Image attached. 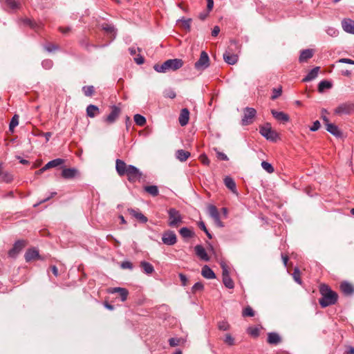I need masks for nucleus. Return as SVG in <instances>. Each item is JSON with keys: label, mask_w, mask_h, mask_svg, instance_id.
I'll return each instance as SVG.
<instances>
[{"label": "nucleus", "mask_w": 354, "mask_h": 354, "mask_svg": "<svg viewBox=\"0 0 354 354\" xmlns=\"http://www.w3.org/2000/svg\"><path fill=\"white\" fill-rule=\"evenodd\" d=\"M319 292L322 295V298L319 299V304L322 308L333 305L337 302L338 295L328 286L322 284L319 287Z\"/></svg>", "instance_id": "1"}, {"label": "nucleus", "mask_w": 354, "mask_h": 354, "mask_svg": "<svg viewBox=\"0 0 354 354\" xmlns=\"http://www.w3.org/2000/svg\"><path fill=\"white\" fill-rule=\"evenodd\" d=\"M183 66V61L181 59H170L164 62L161 65L155 64L153 69L158 73H167L169 71H176Z\"/></svg>", "instance_id": "2"}, {"label": "nucleus", "mask_w": 354, "mask_h": 354, "mask_svg": "<svg viewBox=\"0 0 354 354\" xmlns=\"http://www.w3.org/2000/svg\"><path fill=\"white\" fill-rule=\"evenodd\" d=\"M259 133L266 140L272 142L276 141L278 137L277 133L272 129L270 123L261 126L259 127Z\"/></svg>", "instance_id": "3"}, {"label": "nucleus", "mask_w": 354, "mask_h": 354, "mask_svg": "<svg viewBox=\"0 0 354 354\" xmlns=\"http://www.w3.org/2000/svg\"><path fill=\"white\" fill-rule=\"evenodd\" d=\"M257 115V111L254 108L245 107L243 109V115L241 119V125L247 126L252 124Z\"/></svg>", "instance_id": "4"}, {"label": "nucleus", "mask_w": 354, "mask_h": 354, "mask_svg": "<svg viewBox=\"0 0 354 354\" xmlns=\"http://www.w3.org/2000/svg\"><path fill=\"white\" fill-rule=\"evenodd\" d=\"M221 267L222 268L223 283L226 288L230 289L233 288L234 285L232 278L230 276L227 266L225 262H221Z\"/></svg>", "instance_id": "5"}, {"label": "nucleus", "mask_w": 354, "mask_h": 354, "mask_svg": "<svg viewBox=\"0 0 354 354\" xmlns=\"http://www.w3.org/2000/svg\"><path fill=\"white\" fill-rule=\"evenodd\" d=\"M169 216V225L171 227H175L182 222V216L179 211L175 208H170L168 210Z\"/></svg>", "instance_id": "6"}, {"label": "nucleus", "mask_w": 354, "mask_h": 354, "mask_svg": "<svg viewBox=\"0 0 354 354\" xmlns=\"http://www.w3.org/2000/svg\"><path fill=\"white\" fill-rule=\"evenodd\" d=\"M209 66V58L207 53L205 51H202L200 57L197 62L194 64V68L197 71H204Z\"/></svg>", "instance_id": "7"}, {"label": "nucleus", "mask_w": 354, "mask_h": 354, "mask_svg": "<svg viewBox=\"0 0 354 354\" xmlns=\"http://www.w3.org/2000/svg\"><path fill=\"white\" fill-rule=\"evenodd\" d=\"M354 111V104L346 102L340 104L334 110V113L338 115H349Z\"/></svg>", "instance_id": "8"}, {"label": "nucleus", "mask_w": 354, "mask_h": 354, "mask_svg": "<svg viewBox=\"0 0 354 354\" xmlns=\"http://www.w3.org/2000/svg\"><path fill=\"white\" fill-rule=\"evenodd\" d=\"M125 175L127 176L128 180L131 183H135L139 180L142 176V172L136 167L129 165L128 169Z\"/></svg>", "instance_id": "9"}, {"label": "nucleus", "mask_w": 354, "mask_h": 354, "mask_svg": "<svg viewBox=\"0 0 354 354\" xmlns=\"http://www.w3.org/2000/svg\"><path fill=\"white\" fill-rule=\"evenodd\" d=\"M162 241L167 245H174L177 242V236L174 231L167 230L162 235Z\"/></svg>", "instance_id": "10"}, {"label": "nucleus", "mask_w": 354, "mask_h": 354, "mask_svg": "<svg viewBox=\"0 0 354 354\" xmlns=\"http://www.w3.org/2000/svg\"><path fill=\"white\" fill-rule=\"evenodd\" d=\"M121 110L115 105L111 106V113L103 120L108 124L114 123L120 114Z\"/></svg>", "instance_id": "11"}, {"label": "nucleus", "mask_w": 354, "mask_h": 354, "mask_svg": "<svg viewBox=\"0 0 354 354\" xmlns=\"http://www.w3.org/2000/svg\"><path fill=\"white\" fill-rule=\"evenodd\" d=\"M26 242L23 240L17 241L13 247L9 250L8 255L10 257L16 258L17 254L22 250V249L25 247Z\"/></svg>", "instance_id": "12"}, {"label": "nucleus", "mask_w": 354, "mask_h": 354, "mask_svg": "<svg viewBox=\"0 0 354 354\" xmlns=\"http://www.w3.org/2000/svg\"><path fill=\"white\" fill-rule=\"evenodd\" d=\"M342 27L344 31L347 33L354 35V20L345 18L342 21Z\"/></svg>", "instance_id": "13"}, {"label": "nucleus", "mask_w": 354, "mask_h": 354, "mask_svg": "<svg viewBox=\"0 0 354 354\" xmlns=\"http://www.w3.org/2000/svg\"><path fill=\"white\" fill-rule=\"evenodd\" d=\"M127 211L132 216L136 218L140 223H146L148 221V218L138 209L129 208Z\"/></svg>", "instance_id": "14"}, {"label": "nucleus", "mask_w": 354, "mask_h": 354, "mask_svg": "<svg viewBox=\"0 0 354 354\" xmlns=\"http://www.w3.org/2000/svg\"><path fill=\"white\" fill-rule=\"evenodd\" d=\"M129 165H127L124 161L117 159L115 162V169L119 176H124L128 169Z\"/></svg>", "instance_id": "15"}, {"label": "nucleus", "mask_w": 354, "mask_h": 354, "mask_svg": "<svg viewBox=\"0 0 354 354\" xmlns=\"http://www.w3.org/2000/svg\"><path fill=\"white\" fill-rule=\"evenodd\" d=\"M79 174V171L75 168H64L62 171V176L65 179H71Z\"/></svg>", "instance_id": "16"}, {"label": "nucleus", "mask_w": 354, "mask_h": 354, "mask_svg": "<svg viewBox=\"0 0 354 354\" xmlns=\"http://www.w3.org/2000/svg\"><path fill=\"white\" fill-rule=\"evenodd\" d=\"M194 251H195L197 257H199L201 260H203L204 261H209V257L208 254H207L206 250L202 245H196L194 247Z\"/></svg>", "instance_id": "17"}, {"label": "nucleus", "mask_w": 354, "mask_h": 354, "mask_svg": "<svg viewBox=\"0 0 354 354\" xmlns=\"http://www.w3.org/2000/svg\"><path fill=\"white\" fill-rule=\"evenodd\" d=\"M271 113L277 121L286 123L290 120L289 115L283 111H277L273 109L271 111Z\"/></svg>", "instance_id": "18"}, {"label": "nucleus", "mask_w": 354, "mask_h": 354, "mask_svg": "<svg viewBox=\"0 0 354 354\" xmlns=\"http://www.w3.org/2000/svg\"><path fill=\"white\" fill-rule=\"evenodd\" d=\"M326 131L337 138H340L342 135V131L338 127L333 123H327L326 125Z\"/></svg>", "instance_id": "19"}, {"label": "nucleus", "mask_w": 354, "mask_h": 354, "mask_svg": "<svg viewBox=\"0 0 354 354\" xmlns=\"http://www.w3.org/2000/svg\"><path fill=\"white\" fill-rule=\"evenodd\" d=\"M110 293H118L120 298H121V301H124L127 300V296H128V294H129V292L128 290L126 289V288H120V287H116V288H113L110 290L109 291Z\"/></svg>", "instance_id": "20"}, {"label": "nucleus", "mask_w": 354, "mask_h": 354, "mask_svg": "<svg viewBox=\"0 0 354 354\" xmlns=\"http://www.w3.org/2000/svg\"><path fill=\"white\" fill-rule=\"evenodd\" d=\"M223 59L228 64L234 65L238 61V56L234 53H231L230 50H227L223 54Z\"/></svg>", "instance_id": "21"}, {"label": "nucleus", "mask_w": 354, "mask_h": 354, "mask_svg": "<svg viewBox=\"0 0 354 354\" xmlns=\"http://www.w3.org/2000/svg\"><path fill=\"white\" fill-rule=\"evenodd\" d=\"M189 118V111L187 109H183L180 111V116L178 118V121L180 124L183 127L185 126L188 122Z\"/></svg>", "instance_id": "22"}, {"label": "nucleus", "mask_w": 354, "mask_h": 354, "mask_svg": "<svg viewBox=\"0 0 354 354\" xmlns=\"http://www.w3.org/2000/svg\"><path fill=\"white\" fill-rule=\"evenodd\" d=\"M25 259L29 262L39 257V251L35 248L28 250L24 255Z\"/></svg>", "instance_id": "23"}, {"label": "nucleus", "mask_w": 354, "mask_h": 354, "mask_svg": "<svg viewBox=\"0 0 354 354\" xmlns=\"http://www.w3.org/2000/svg\"><path fill=\"white\" fill-rule=\"evenodd\" d=\"M224 184L234 194H237L236 185L232 178L226 176L224 178Z\"/></svg>", "instance_id": "24"}, {"label": "nucleus", "mask_w": 354, "mask_h": 354, "mask_svg": "<svg viewBox=\"0 0 354 354\" xmlns=\"http://www.w3.org/2000/svg\"><path fill=\"white\" fill-rule=\"evenodd\" d=\"M319 71V67L316 66L313 68L311 71L308 72V73L306 75V77L303 79V82H310L315 79Z\"/></svg>", "instance_id": "25"}, {"label": "nucleus", "mask_w": 354, "mask_h": 354, "mask_svg": "<svg viewBox=\"0 0 354 354\" xmlns=\"http://www.w3.org/2000/svg\"><path fill=\"white\" fill-rule=\"evenodd\" d=\"M201 274L203 277L208 279H212L216 278V275L213 270L207 265L204 266L202 268Z\"/></svg>", "instance_id": "26"}, {"label": "nucleus", "mask_w": 354, "mask_h": 354, "mask_svg": "<svg viewBox=\"0 0 354 354\" xmlns=\"http://www.w3.org/2000/svg\"><path fill=\"white\" fill-rule=\"evenodd\" d=\"M281 338L277 333L272 332L268 334V342L270 344L277 345L280 343Z\"/></svg>", "instance_id": "27"}, {"label": "nucleus", "mask_w": 354, "mask_h": 354, "mask_svg": "<svg viewBox=\"0 0 354 354\" xmlns=\"http://www.w3.org/2000/svg\"><path fill=\"white\" fill-rule=\"evenodd\" d=\"M100 113L99 108L93 104H89L86 107V115L89 118H94Z\"/></svg>", "instance_id": "28"}, {"label": "nucleus", "mask_w": 354, "mask_h": 354, "mask_svg": "<svg viewBox=\"0 0 354 354\" xmlns=\"http://www.w3.org/2000/svg\"><path fill=\"white\" fill-rule=\"evenodd\" d=\"M102 28L106 32L111 35V40H113L115 38L116 29L114 26L109 24H104L102 25Z\"/></svg>", "instance_id": "29"}, {"label": "nucleus", "mask_w": 354, "mask_h": 354, "mask_svg": "<svg viewBox=\"0 0 354 354\" xmlns=\"http://www.w3.org/2000/svg\"><path fill=\"white\" fill-rule=\"evenodd\" d=\"M191 153L183 149H178L176 152V157L180 162H185L190 156Z\"/></svg>", "instance_id": "30"}, {"label": "nucleus", "mask_w": 354, "mask_h": 354, "mask_svg": "<svg viewBox=\"0 0 354 354\" xmlns=\"http://www.w3.org/2000/svg\"><path fill=\"white\" fill-rule=\"evenodd\" d=\"M313 55V51L311 49L303 50L301 52L299 60L300 62H304L308 59L311 58Z\"/></svg>", "instance_id": "31"}, {"label": "nucleus", "mask_w": 354, "mask_h": 354, "mask_svg": "<svg viewBox=\"0 0 354 354\" xmlns=\"http://www.w3.org/2000/svg\"><path fill=\"white\" fill-rule=\"evenodd\" d=\"M342 291L345 295H351L354 292L353 286L347 281L342 282L340 286Z\"/></svg>", "instance_id": "32"}, {"label": "nucleus", "mask_w": 354, "mask_h": 354, "mask_svg": "<svg viewBox=\"0 0 354 354\" xmlns=\"http://www.w3.org/2000/svg\"><path fill=\"white\" fill-rule=\"evenodd\" d=\"M179 233L184 239H189L194 236V232L187 227H183L180 229Z\"/></svg>", "instance_id": "33"}, {"label": "nucleus", "mask_w": 354, "mask_h": 354, "mask_svg": "<svg viewBox=\"0 0 354 354\" xmlns=\"http://www.w3.org/2000/svg\"><path fill=\"white\" fill-rule=\"evenodd\" d=\"M64 160L62 158H56L53 160L49 161L48 163H46L45 166V169H50L53 167H58L62 164H64Z\"/></svg>", "instance_id": "34"}, {"label": "nucleus", "mask_w": 354, "mask_h": 354, "mask_svg": "<svg viewBox=\"0 0 354 354\" xmlns=\"http://www.w3.org/2000/svg\"><path fill=\"white\" fill-rule=\"evenodd\" d=\"M140 266L143 269V272L147 274H150L154 272L153 266L149 262L141 261Z\"/></svg>", "instance_id": "35"}, {"label": "nucleus", "mask_w": 354, "mask_h": 354, "mask_svg": "<svg viewBox=\"0 0 354 354\" xmlns=\"http://www.w3.org/2000/svg\"><path fill=\"white\" fill-rule=\"evenodd\" d=\"M144 189L153 196H156L159 194L158 188L156 185L145 186Z\"/></svg>", "instance_id": "36"}, {"label": "nucleus", "mask_w": 354, "mask_h": 354, "mask_svg": "<svg viewBox=\"0 0 354 354\" xmlns=\"http://www.w3.org/2000/svg\"><path fill=\"white\" fill-rule=\"evenodd\" d=\"M19 124V115L15 114L9 124V131L12 133H14V129Z\"/></svg>", "instance_id": "37"}, {"label": "nucleus", "mask_w": 354, "mask_h": 354, "mask_svg": "<svg viewBox=\"0 0 354 354\" xmlns=\"http://www.w3.org/2000/svg\"><path fill=\"white\" fill-rule=\"evenodd\" d=\"M332 87V84L329 81L327 80H322L319 83L318 85V91L319 92L322 93L325 89H328Z\"/></svg>", "instance_id": "38"}, {"label": "nucleus", "mask_w": 354, "mask_h": 354, "mask_svg": "<svg viewBox=\"0 0 354 354\" xmlns=\"http://www.w3.org/2000/svg\"><path fill=\"white\" fill-rule=\"evenodd\" d=\"M192 19H180L177 20V24H181V26L186 30L189 31L191 27Z\"/></svg>", "instance_id": "39"}, {"label": "nucleus", "mask_w": 354, "mask_h": 354, "mask_svg": "<svg viewBox=\"0 0 354 354\" xmlns=\"http://www.w3.org/2000/svg\"><path fill=\"white\" fill-rule=\"evenodd\" d=\"M133 119L136 124L140 127L144 126L147 122L146 118L140 114H136L133 117Z\"/></svg>", "instance_id": "40"}, {"label": "nucleus", "mask_w": 354, "mask_h": 354, "mask_svg": "<svg viewBox=\"0 0 354 354\" xmlns=\"http://www.w3.org/2000/svg\"><path fill=\"white\" fill-rule=\"evenodd\" d=\"M325 32L326 34L332 37H336L339 35V30L332 26H326L325 28Z\"/></svg>", "instance_id": "41"}, {"label": "nucleus", "mask_w": 354, "mask_h": 354, "mask_svg": "<svg viewBox=\"0 0 354 354\" xmlns=\"http://www.w3.org/2000/svg\"><path fill=\"white\" fill-rule=\"evenodd\" d=\"M207 210H208V214L212 218H214L219 215V212L216 208V206L213 205H209L207 207Z\"/></svg>", "instance_id": "42"}, {"label": "nucleus", "mask_w": 354, "mask_h": 354, "mask_svg": "<svg viewBox=\"0 0 354 354\" xmlns=\"http://www.w3.org/2000/svg\"><path fill=\"white\" fill-rule=\"evenodd\" d=\"M12 10H15L19 8V3L15 0H2Z\"/></svg>", "instance_id": "43"}, {"label": "nucleus", "mask_w": 354, "mask_h": 354, "mask_svg": "<svg viewBox=\"0 0 354 354\" xmlns=\"http://www.w3.org/2000/svg\"><path fill=\"white\" fill-rule=\"evenodd\" d=\"M261 165L262 168L269 174H272L274 171L273 166L268 162L262 161Z\"/></svg>", "instance_id": "44"}, {"label": "nucleus", "mask_w": 354, "mask_h": 354, "mask_svg": "<svg viewBox=\"0 0 354 354\" xmlns=\"http://www.w3.org/2000/svg\"><path fill=\"white\" fill-rule=\"evenodd\" d=\"M204 286L201 282H196L192 288V292L196 294L198 292H201L203 290Z\"/></svg>", "instance_id": "45"}, {"label": "nucleus", "mask_w": 354, "mask_h": 354, "mask_svg": "<svg viewBox=\"0 0 354 354\" xmlns=\"http://www.w3.org/2000/svg\"><path fill=\"white\" fill-rule=\"evenodd\" d=\"M198 225L199 227V228L201 230H202L207 235V236L211 239H212V234L209 233V232L208 231V230L207 229L206 226H205V224L203 221H201L198 223Z\"/></svg>", "instance_id": "46"}, {"label": "nucleus", "mask_w": 354, "mask_h": 354, "mask_svg": "<svg viewBox=\"0 0 354 354\" xmlns=\"http://www.w3.org/2000/svg\"><path fill=\"white\" fill-rule=\"evenodd\" d=\"M82 90L86 96H91L94 93V87L93 86H84Z\"/></svg>", "instance_id": "47"}, {"label": "nucleus", "mask_w": 354, "mask_h": 354, "mask_svg": "<svg viewBox=\"0 0 354 354\" xmlns=\"http://www.w3.org/2000/svg\"><path fill=\"white\" fill-rule=\"evenodd\" d=\"M242 315L243 317H253L254 315V312L250 306H247L243 309Z\"/></svg>", "instance_id": "48"}, {"label": "nucleus", "mask_w": 354, "mask_h": 354, "mask_svg": "<svg viewBox=\"0 0 354 354\" xmlns=\"http://www.w3.org/2000/svg\"><path fill=\"white\" fill-rule=\"evenodd\" d=\"M164 96L167 98L174 99L176 97V94L173 89L168 88L164 91Z\"/></svg>", "instance_id": "49"}, {"label": "nucleus", "mask_w": 354, "mask_h": 354, "mask_svg": "<svg viewBox=\"0 0 354 354\" xmlns=\"http://www.w3.org/2000/svg\"><path fill=\"white\" fill-rule=\"evenodd\" d=\"M41 66L44 69L48 70L53 67V62L51 59H44L41 62Z\"/></svg>", "instance_id": "50"}, {"label": "nucleus", "mask_w": 354, "mask_h": 354, "mask_svg": "<svg viewBox=\"0 0 354 354\" xmlns=\"http://www.w3.org/2000/svg\"><path fill=\"white\" fill-rule=\"evenodd\" d=\"M281 93H282L281 87H279L277 88H273L271 99L276 100L277 97H279L281 95Z\"/></svg>", "instance_id": "51"}, {"label": "nucleus", "mask_w": 354, "mask_h": 354, "mask_svg": "<svg viewBox=\"0 0 354 354\" xmlns=\"http://www.w3.org/2000/svg\"><path fill=\"white\" fill-rule=\"evenodd\" d=\"M218 328L221 330H227L230 328L229 324L226 321H221L218 324Z\"/></svg>", "instance_id": "52"}, {"label": "nucleus", "mask_w": 354, "mask_h": 354, "mask_svg": "<svg viewBox=\"0 0 354 354\" xmlns=\"http://www.w3.org/2000/svg\"><path fill=\"white\" fill-rule=\"evenodd\" d=\"M292 275H293V278H294L295 281L297 283H298L299 284H301V280L300 279V271H299V268H295Z\"/></svg>", "instance_id": "53"}, {"label": "nucleus", "mask_w": 354, "mask_h": 354, "mask_svg": "<svg viewBox=\"0 0 354 354\" xmlns=\"http://www.w3.org/2000/svg\"><path fill=\"white\" fill-rule=\"evenodd\" d=\"M44 48L46 51L51 53L54 50H58L59 46L57 45L53 44H48L44 46Z\"/></svg>", "instance_id": "54"}, {"label": "nucleus", "mask_w": 354, "mask_h": 354, "mask_svg": "<svg viewBox=\"0 0 354 354\" xmlns=\"http://www.w3.org/2000/svg\"><path fill=\"white\" fill-rule=\"evenodd\" d=\"M224 342L229 346H232L234 344V339L230 334H227L225 335Z\"/></svg>", "instance_id": "55"}, {"label": "nucleus", "mask_w": 354, "mask_h": 354, "mask_svg": "<svg viewBox=\"0 0 354 354\" xmlns=\"http://www.w3.org/2000/svg\"><path fill=\"white\" fill-rule=\"evenodd\" d=\"M169 344L172 347L178 346L180 344V339L171 337L169 339Z\"/></svg>", "instance_id": "56"}, {"label": "nucleus", "mask_w": 354, "mask_h": 354, "mask_svg": "<svg viewBox=\"0 0 354 354\" xmlns=\"http://www.w3.org/2000/svg\"><path fill=\"white\" fill-rule=\"evenodd\" d=\"M121 268L123 269L131 270L133 269V264L129 261H125L121 263Z\"/></svg>", "instance_id": "57"}, {"label": "nucleus", "mask_w": 354, "mask_h": 354, "mask_svg": "<svg viewBox=\"0 0 354 354\" xmlns=\"http://www.w3.org/2000/svg\"><path fill=\"white\" fill-rule=\"evenodd\" d=\"M320 127V122L318 120H316L313 122V125L310 127V130L311 131H316Z\"/></svg>", "instance_id": "58"}, {"label": "nucleus", "mask_w": 354, "mask_h": 354, "mask_svg": "<svg viewBox=\"0 0 354 354\" xmlns=\"http://www.w3.org/2000/svg\"><path fill=\"white\" fill-rule=\"evenodd\" d=\"M179 278H180V280L181 281L182 286H186L187 284V277L184 274L180 273L179 274Z\"/></svg>", "instance_id": "59"}, {"label": "nucleus", "mask_w": 354, "mask_h": 354, "mask_svg": "<svg viewBox=\"0 0 354 354\" xmlns=\"http://www.w3.org/2000/svg\"><path fill=\"white\" fill-rule=\"evenodd\" d=\"M216 157L221 160H225V161L228 160V158H227V155L221 151L216 152Z\"/></svg>", "instance_id": "60"}, {"label": "nucleus", "mask_w": 354, "mask_h": 354, "mask_svg": "<svg viewBox=\"0 0 354 354\" xmlns=\"http://www.w3.org/2000/svg\"><path fill=\"white\" fill-rule=\"evenodd\" d=\"M200 160L201 161V162L205 165H208L210 162L209 158H207V156L205 154L203 155H201L200 156Z\"/></svg>", "instance_id": "61"}, {"label": "nucleus", "mask_w": 354, "mask_h": 354, "mask_svg": "<svg viewBox=\"0 0 354 354\" xmlns=\"http://www.w3.org/2000/svg\"><path fill=\"white\" fill-rule=\"evenodd\" d=\"M3 180L6 183H10L12 180V176L9 173H5L3 175Z\"/></svg>", "instance_id": "62"}, {"label": "nucleus", "mask_w": 354, "mask_h": 354, "mask_svg": "<svg viewBox=\"0 0 354 354\" xmlns=\"http://www.w3.org/2000/svg\"><path fill=\"white\" fill-rule=\"evenodd\" d=\"M24 23L28 26H30L32 28H36L37 27V25L35 22L32 21L30 19H24Z\"/></svg>", "instance_id": "63"}, {"label": "nucleus", "mask_w": 354, "mask_h": 354, "mask_svg": "<svg viewBox=\"0 0 354 354\" xmlns=\"http://www.w3.org/2000/svg\"><path fill=\"white\" fill-rule=\"evenodd\" d=\"M339 63L348 64H354V60H352L348 58H342L338 61Z\"/></svg>", "instance_id": "64"}]
</instances>
